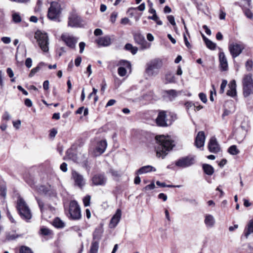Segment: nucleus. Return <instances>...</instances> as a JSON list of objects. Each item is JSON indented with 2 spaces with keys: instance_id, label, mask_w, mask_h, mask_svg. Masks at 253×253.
<instances>
[{
  "instance_id": "53",
  "label": "nucleus",
  "mask_w": 253,
  "mask_h": 253,
  "mask_svg": "<svg viewBox=\"0 0 253 253\" xmlns=\"http://www.w3.org/2000/svg\"><path fill=\"white\" fill-rule=\"evenodd\" d=\"M1 41L5 43L8 44L11 42V39L9 37H4L1 39Z\"/></svg>"
},
{
  "instance_id": "13",
  "label": "nucleus",
  "mask_w": 253,
  "mask_h": 253,
  "mask_svg": "<svg viewBox=\"0 0 253 253\" xmlns=\"http://www.w3.org/2000/svg\"><path fill=\"white\" fill-rule=\"evenodd\" d=\"M134 39L136 42L141 45L142 49L149 48L151 46V44L148 43L145 40L144 37L140 34H134Z\"/></svg>"
},
{
  "instance_id": "48",
  "label": "nucleus",
  "mask_w": 253,
  "mask_h": 253,
  "mask_svg": "<svg viewBox=\"0 0 253 253\" xmlns=\"http://www.w3.org/2000/svg\"><path fill=\"white\" fill-rule=\"evenodd\" d=\"M199 98L203 103H206L207 101V96L203 93H200L199 94Z\"/></svg>"
},
{
  "instance_id": "1",
  "label": "nucleus",
  "mask_w": 253,
  "mask_h": 253,
  "mask_svg": "<svg viewBox=\"0 0 253 253\" xmlns=\"http://www.w3.org/2000/svg\"><path fill=\"white\" fill-rule=\"evenodd\" d=\"M156 139L158 142V146L156 148L157 156L164 159L169 152L172 149L175 144L169 136H157Z\"/></svg>"
},
{
  "instance_id": "36",
  "label": "nucleus",
  "mask_w": 253,
  "mask_h": 253,
  "mask_svg": "<svg viewBox=\"0 0 253 253\" xmlns=\"http://www.w3.org/2000/svg\"><path fill=\"white\" fill-rule=\"evenodd\" d=\"M12 20L14 23H19L21 21V17L18 13L14 12L12 15Z\"/></svg>"
},
{
  "instance_id": "46",
  "label": "nucleus",
  "mask_w": 253,
  "mask_h": 253,
  "mask_svg": "<svg viewBox=\"0 0 253 253\" xmlns=\"http://www.w3.org/2000/svg\"><path fill=\"white\" fill-rule=\"evenodd\" d=\"M167 19L169 23L173 26H176V23L174 20V17L172 15H169L167 16Z\"/></svg>"
},
{
  "instance_id": "35",
  "label": "nucleus",
  "mask_w": 253,
  "mask_h": 253,
  "mask_svg": "<svg viewBox=\"0 0 253 253\" xmlns=\"http://www.w3.org/2000/svg\"><path fill=\"white\" fill-rule=\"evenodd\" d=\"M166 92L169 95L170 100L173 99L177 96V92L173 89L167 90Z\"/></svg>"
},
{
  "instance_id": "47",
  "label": "nucleus",
  "mask_w": 253,
  "mask_h": 253,
  "mask_svg": "<svg viewBox=\"0 0 253 253\" xmlns=\"http://www.w3.org/2000/svg\"><path fill=\"white\" fill-rule=\"evenodd\" d=\"M245 14L249 19H252L253 17V14L252 11L249 9L245 10Z\"/></svg>"
},
{
  "instance_id": "4",
  "label": "nucleus",
  "mask_w": 253,
  "mask_h": 253,
  "mask_svg": "<svg viewBox=\"0 0 253 253\" xmlns=\"http://www.w3.org/2000/svg\"><path fill=\"white\" fill-rule=\"evenodd\" d=\"M17 210L21 217L24 219L29 220L32 217L31 211L25 201L20 198L17 201Z\"/></svg>"
},
{
  "instance_id": "52",
  "label": "nucleus",
  "mask_w": 253,
  "mask_h": 253,
  "mask_svg": "<svg viewBox=\"0 0 253 253\" xmlns=\"http://www.w3.org/2000/svg\"><path fill=\"white\" fill-rule=\"evenodd\" d=\"M2 119L5 121H8L10 119L11 116L7 112H5L2 115Z\"/></svg>"
},
{
  "instance_id": "42",
  "label": "nucleus",
  "mask_w": 253,
  "mask_h": 253,
  "mask_svg": "<svg viewBox=\"0 0 253 253\" xmlns=\"http://www.w3.org/2000/svg\"><path fill=\"white\" fill-rule=\"evenodd\" d=\"M227 84V82L226 80H223L220 85V88L219 92L220 93H223L224 91V89Z\"/></svg>"
},
{
  "instance_id": "18",
  "label": "nucleus",
  "mask_w": 253,
  "mask_h": 253,
  "mask_svg": "<svg viewBox=\"0 0 253 253\" xmlns=\"http://www.w3.org/2000/svg\"><path fill=\"white\" fill-rule=\"evenodd\" d=\"M208 148L211 153H217L220 151V147L215 137H212L209 142Z\"/></svg>"
},
{
  "instance_id": "51",
  "label": "nucleus",
  "mask_w": 253,
  "mask_h": 253,
  "mask_svg": "<svg viewBox=\"0 0 253 253\" xmlns=\"http://www.w3.org/2000/svg\"><path fill=\"white\" fill-rule=\"evenodd\" d=\"M24 104L25 105L28 107H31L33 105V103L31 101V99H29V98H26L25 101H24Z\"/></svg>"
},
{
  "instance_id": "9",
  "label": "nucleus",
  "mask_w": 253,
  "mask_h": 253,
  "mask_svg": "<svg viewBox=\"0 0 253 253\" xmlns=\"http://www.w3.org/2000/svg\"><path fill=\"white\" fill-rule=\"evenodd\" d=\"M195 163V157L188 156L178 159L175 162V165L178 167L185 168L194 165Z\"/></svg>"
},
{
  "instance_id": "38",
  "label": "nucleus",
  "mask_w": 253,
  "mask_h": 253,
  "mask_svg": "<svg viewBox=\"0 0 253 253\" xmlns=\"http://www.w3.org/2000/svg\"><path fill=\"white\" fill-rule=\"evenodd\" d=\"M156 184L158 186H159L162 187H179L180 186L179 185H177V186H174V185H167L165 183L161 182L159 181H157L156 182Z\"/></svg>"
},
{
  "instance_id": "34",
  "label": "nucleus",
  "mask_w": 253,
  "mask_h": 253,
  "mask_svg": "<svg viewBox=\"0 0 253 253\" xmlns=\"http://www.w3.org/2000/svg\"><path fill=\"white\" fill-rule=\"evenodd\" d=\"M43 64H44L43 63L41 62L39 64V65L38 66L32 69L31 70L30 73H29V77L30 78L33 77L36 73H37L38 72H39L40 70V69H41L40 66L42 65Z\"/></svg>"
},
{
  "instance_id": "26",
  "label": "nucleus",
  "mask_w": 253,
  "mask_h": 253,
  "mask_svg": "<svg viewBox=\"0 0 253 253\" xmlns=\"http://www.w3.org/2000/svg\"><path fill=\"white\" fill-rule=\"evenodd\" d=\"M244 233L246 238H248L251 234L253 233V219L249 221Z\"/></svg>"
},
{
  "instance_id": "31",
  "label": "nucleus",
  "mask_w": 253,
  "mask_h": 253,
  "mask_svg": "<svg viewBox=\"0 0 253 253\" xmlns=\"http://www.w3.org/2000/svg\"><path fill=\"white\" fill-rule=\"evenodd\" d=\"M99 248V243L97 242H92L89 253H97Z\"/></svg>"
},
{
  "instance_id": "57",
  "label": "nucleus",
  "mask_w": 253,
  "mask_h": 253,
  "mask_svg": "<svg viewBox=\"0 0 253 253\" xmlns=\"http://www.w3.org/2000/svg\"><path fill=\"white\" fill-rule=\"evenodd\" d=\"M85 46V43L84 42H81L79 43V47H80V52L81 53H83L84 47Z\"/></svg>"
},
{
  "instance_id": "21",
  "label": "nucleus",
  "mask_w": 253,
  "mask_h": 253,
  "mask_svg": "<svg viewBox=\"0 0 253 253\" xmlns=\"http://www.w3.org/2000/svg\"><path fill=\"white\" fill-rule=\"evenodd\" d=\"M219 59L221 70L222 71L227 70L228 67L227 60L223 52H220L219 53Z\"/></svg>"
},
{
  "instance_id": "24",
  "label": "nucleus",
  "mask_w": 253,
  "mask_h": 253,
  "mask_svg": "<svg viewBox=\"0 0 253 253\" xmlns=\"http://www.w3.org/2000/svg\"><path fill=\"white\" fill-rule=\"evenodd\" d=\"M96 42L99 45L103 46H108L111 43L110 38L107 36L99 38Z\"/></svg>"
},
{
  "instance_id": "39",
  "label": "nucleus",
  "mask_w": 253,
  "mask_h": 253,
  "mask_svg": "<svg viewBox=\"0 0 253 253\" xmlns=\"http://www.w3.org/2000/svg\"><path fill=\"white\" fill-rule=\"evenodd\" d=\"M90 198H91L90 196L87 195L83 199V202L85 207L89 206Z\"/></svg>"
},
{
  "instance_id": "40",
  "label": "nucleus",
  "mask_w": 253,
  "mask_h": 253,
  "mask_svg": "<svg viewBox=\"0 0 253 253\" xmlns=\"http://www.w3.org/2000/svg\"><path fill=\"white\" fill-rule=\"evenodd\" d=\"M20 253H33L31 249L27 247H22L20 250Z\"/></svg>"
},
{
  "instance_id": "10",
  "label": "nucleus",
  "mask_w": 253,
  "mask_h": 253,
  "mask_svg": "<svg viewBox=\"0 0 253 253\" xmlns=\"http://www.w3.org/2000/svg\"><path fill=\"white\" fill-rule=\"evenodd\" d=\"M228 48L232 57L235 58L242 52L245 46L243 44L233 42L229 44Z\"/></svg>"
},
{
  "instance_id": "19",
  "label": "nucleus",
  "mask_w": 253,
  "mask_h": 253,
  "mask_svg": "<svg viewBox=\"0 0 253 253\" xmlns=\"http://www.w3.org/2000/svg\"><path fill=\"white\" fill-rule=\"evenodd\" d=\"M122 215V211L120 209H118L115 213V214L113 215L112 218H111L109 226L111 228H115L118 223L119 222L120 219L121 218Z\"/></svg>"
},
{
  "instance_id": "30",
  "label": "nucleus",
  "mask_w": 253,
  "mask_h": 253,
  "mask_svg": "<svg viewBox=\"0 0 253 253\" xmlns=\"http://www.w3.org/2000/svg\"><path fill=\"white\" fill-rule=\"evenodd\" d=\"M53 225L58 228H61L64 227L65 224L59 218L56 217L53 221Z\"/></svg>"
},
{
  "instance_id": "45",
  "label": "nucleus",
  "mask_w": 253,
  "mask_h": 253,
  "mask_svg": "<svg viewBox=\"0 0 253 253\" xmlns=\"http://www.w3.org/2000/svg\"><path fill=\"white\" fill-rule=\"evenodd\" d=\"M185 106L188 111L191 108H195L196 107V106L192 103L191 102H187L185 104Z\"/></svg>"
},
{
  "instance_id": "41",
  "label": "nucleus",
  "mask_w": 253,
  "mask_h": 253,
  "mask_svg": "<svg viewBox=\"0 0 253 253\" xmlns=\"http://www.w3.org/2000/svg\"><path fill=\"white\" fill-rule=\"evenodd\" d=\"M20 236L15 234H9L6 235V239L8 240H13L19 237Z\"/></svg>"
},
{
  "instance_id": "17",
  "label": "nucleus",
  "mask_w": 253,
  "mask_h": 253,
  "mask_svg": "<svg viewBox=\"0 0 253 253\" xmlns=\"http://www.w3.org/2000/svg\"><path fill=\"white\" fill-rule=\"evenodd\" d=\"M205 139L206 136L204 132L203 131H199L195 140V145L196 147L198 148L203 147L204 146Z\"/></svg>"
},
{
  "instance_id": "63",
  "label": "nucleus",
  "mask_w": 253,
  "mask_h": 253,
  "mask_svg": "<svg viewBox=\"0 0 253 253\" xmlns=\"http://www.w3.org/2000/svg\"><path fill=\"white\" fill-rule=\"evenodd\" d=\"M109 173H111V174L113 176L117 177L119 175L118 172L114 169H110L109 170Z\"/></svg>"
},
{
  "instance_id": "43",
  "label": "nucleus",
  "mask_w": 253,
  "mask_h": 253,
  "mask_svg": "<svg viewBox=\"0 0 253 253\" xmlns=\"http://www.w3.org/2000/svg\"><path fill=\"white\" fill-rule=\"evenodd\" d=\"M155 185L154 182L151 183V184L146 186L145 187L143 188V190L146 191L147 190H153L155 188Z\"/></svg>"
},
{
  "instance_id": "7",
  "label": "nucleus",
  "mask_w": 253,
  "mask_h": 253,
  "mask_svg": "<svg viewBox=\"0 0 253 253\" xmlns=\"http://www.w3.org/2000/svg\"><path fill=\"white\" fill-rule=\"evenodd\" d=\"M61 13V6L60 4L56 1H52L50 3L48 8L47 16L50 20L57 19Z\"/></svg>"
},
{
  "instance_id": "15",
  "label": "nucleus",
  "mask_w": 253,
  "mask_h": 253,
  "mask_svg": "<svg viewBox=\"0 0 253 253\" xmlns=\"http://www.w3.org/2000/svg\"><path fill=\"white\" fill-rule=\"evenodd\" d=\"M119 64L122 66L120 67L118 69V74L121 77H124L126 74V68L130 69L131 64L128 61L126 60L120 61Z\"/></svg>"
},
{
  "instance_id": "16",
  "label": "nucleus",
  "mask_w": 253,
  "mask_h": 253,
  "mask_svg": "<svg viewBox=\"0 0 253 253\" xmlns=\"http://www.w3.org/2000/svg\"><path fill=\"white\" fill-rule=\"evenodd\" d=\"M92 183L94 185H104L106 182L107 179L104 174H97L92 178Z\"/></svg>"
},
{
  "instance_id": "27",
  "label": "nucleus",
  "mask_w": 253,
  "mask_h": 253,
  "mask_svg": "<svg viewBox=\"0 0 253 253\" xmlns=\"http://www.w3.org/2000/svg\"><path fill=\"white\" fill-rule=\"evenodd\" d=\"M103 230L101 228L96 229L93 234L92 242H97L99 243L101 238Z\"/></svg>"
},
{
  "instance_id": "54",
  "label": "nucleus",
  "mask_w": 253,
  "mask_h": 253,
  "mask_svg": "<svg viewBox=\"0 0 253 253\" xmlns=\"http://www.w3.org/2000/svg\"><path fill=\"white\" fill-rule=\"evenodd\" d=\"M36 199H37V202L38 203L39 206L41 209V212H42L43 210L44 204L42 202V201L41 200H40L37 198H36Z\"/></svg>"
},
{
  "instance_id": "62",
  "label": "nucleus",
  "mask_w": 253,
  "mask_h": 253,
  "mask_svg": "<svg viewBox=\"0 0 253 253\" xmlns=\"http://www.w3.org/2000/svg\"><path fill=\"white\" fill-rule=\"evenodd\" d=\"M82 62V58L81 57H78L75 60V65L77 67L79 66Z\"/></svg>"
},
{
  "instance_id": "12",
  "label": "nucleus",
  "mask_w": 253,
  "mask_h": 253,
  "mask_svg": "<svg viewBox=\"0 0 253 253\" xmlns=\"http://www.w3.org/2000/svg\"><path fill=\"white\" fill-rule=\"evenodd\" d=\"M81 18L77 14L73 13L69 17L68 25L71 27H78L81 26Z\"/></svg>"
},
{
  "instance_id": "22",
  "label": "nucleus",
  "mask_w": 253,
  "mask_h": 253,
  "mask_svg": "<svg viewBox=\"0 0 253 253\" xmlns=\"http://www.w3.org/2000/svg\"><path fill=\"white\" fill-rule=\"evenodd\" d=\"M204 223L207 227H212L215 223L213 216L210 214H206L205 215Z\"/></svg>"
},
{
  "instance_id": "55",
  "label": "nucleus",
  "mask_w": 253,
  "mask_h": 253,
  "mask_svg": "<svg viewBox=\"0 0 253 253\" xmlns=\"http://www.w3.org/2000/svg\"><path fill=\"white\" fill-rule=\"evenodd\" d=\"M0 195L3 197L4 198L5 197L6 195V188L5 187H1L0 189Z\"/></svg>"
},
{
  "instance_id": "28",
  "label": "nucleus",
  "mask_w": 253,
  "mask_h": 253,
  "mask_svg": "<svg viewBox=\"0 0 253 253\" xmlns=\"http://www.w3.org/2000/svg\"><path fill=\"white\" fill-rule=\"evenodd\" d=\"M202 37L203 38L204 41L205 42V43L206 44L207 47L211 49V50H214L215 49L216 47V44L213 43L212 41L209 40L208 38H207L204 35H202Z\"/></svg>"
},
{
  "instance_id": "25",
  "label": "nucleus",
  "mask_w": 253,
  "mask_h": 253,
  "mask_svg": "<svg viewBox=\"0 0 253 253\" xmlns=\"http://www.w3.org/2000/svg\"><path fill=\"white\" fill-rule=\"evenodd\" d=\"M156 170V169L155 168L151 166L148 165L141 167L136 172V174H141L152 171H155Z\"/></svg>"
},
{
  "instance_id": "37",
  "label": "nucleus",
  "mask_w": 253,
  "mask_h": 253,
  "mask_svg": "<svg viewBox=\"0 0 253 253\" xmlns=\"http://www.w3.org/2000/svg\"><path fill=\"white\" fill-rule=\"evenodd\" d=\"M166 80L168 83H173L175 81V78L174 75L170 73H168L166 75Z\"/></svg>"
},
{
  "instance_id": "20",
  "label": "nucleus",
  "mask_w": 253,
  "mask_h": 253,
  "mask_svg": "<svg viewBox=\"0 0 253 253\" xmlns=\"http://www.w3.org/2000/svg\"><path fill=\"white\" fill-rule=\"evenodd\" d=\"M107 147V142L106 140L100 141L97 144L96 148L94 151V155L98 156L103 153Z\"/></svg>"
},
{
  "instance_id": "14",
  "label": "nucleus",
  "mask_w": 253,
  "mask_h": 253,
  "mask_svg": "<svg viewBox=\"0 0 253 253\" xmlns=\"http://www.w3.org/2000/svg\"><path fill=\"white\" fill-rule=\"evenodd\" d=\"M72 174L75 185L81 188H83L85 184V181L83 176L76 171H73Z\"/></svg>"
},
{
  "instance_id": "11",
  "label": "nucleus",
  "mask_w": 253,
  "mask_h": 253,
  "mask_svg": "<svg viewBox=\"0 0 253 253\" xmlns=\"http://www.w3.org/2000/svg\"><path fill=\"white\" fill-rule=\"evenodd\" d=\"M61 38L67 46L72 49L75 48L78 41L77 38L67 33L62 34Z\"/></svg>"
},
{
  "instance_id": "32",
  "label": "nucleus",
  "mask_w": 253,
  "mask_h": 253,
  "mask_svg": "<svg viewBox=\"0 0 253 253\" xmlns=\"http://www.w3.org/2000/svg\"><path fill=\"white\" fill-rule=\"evenodd\" d=\"M125 48L126 50L130 51L133 54H136L138 50V48L136 47L133 46L130 43L126 44Z\"/></svg>"
},
{
  "instance_id": "58",
  "label": "nucleus",
  "mask_w": 253,
  "mask_h": 253,
  "mask_svg": "<svg viewBox=\"0 0 253 253\" xmlns=\"http://www.w3.org/2000/svg\"><path fill=\"white\" fill-rule=\"evenodd\" d=\"M252 62L251 61H247L246 63V68L248 71H250L252 68Z\"/></svg>"
},
{
  "instance_id": "5",
  "label": "nucleus",
  "mask_w": 253,
  "mask_h": 253,
  "mask_svg": "<svg viewBox=\"0 0 253 253\" xmlns=\"http://www.w3.org/2000/svg\"><path fill=\"white\" fill-rule=\"evenodd\" d=\"M167 112L165 111H160L158 116L156 119V122L158 126L166 127L170 125L172 122L176 119V116L172 115L171 116L172 120L167 119Z\"/></svg>"
},
{
  "instance_id": "50",
  "label": "nucleus",
  "mask_w": 253,
  "mask_h": 253,
  "mask_svg": "<svg viewBox=\"0 0 253 253\" xmlns=\"http://www.w3.org/2000/svg\"><path fill=\"white\" fill-rule=\"evenodd\" d=\"M41 233L44 235H48L50 234V230L46 228H42L41 229Z\"/></svg>"
},
{
  "instance_id": "8",
  "label": "nucleus",
  "mask_w": 253,
  "mask_h": 253,
  "mask_svg": "<svg viewBox=\"0 0 253 253\" xmlns=\"http://www.w3.org/2000/svg\"><path fill=\"white\" fill-rule=\"evenodd\" d=\"M69 214L70 218L73 220H78L81 218L80 206L75 201H72L70 203Z\"/></svg>"
},
{
  "instance_id": "49",
  "label": "nucleus",
  "mask_w": 253,
  "mask_h": 253,
  "mask_svg": "<svg viewBox=\"0 0 253 253\" xmlns=\"http://www.w3.org/2000/svg\"><path fill=\"white\" fill-rule=\"evenodd\" d=\"M25 65L28 68H30L32 67V60L31 58H28L26 59L25 61Z\"/></svg>"
},
{
  "instance_id": "23",
  "label": "nucleus",
  "mask_w": 253,
  "mask_h": 253,
  "mask_svg": "<svg viewBox=\"0 0 253 253\" xmlns=\"http://www.w3.org/2000/svg\"><path fill=\"white\" fill-rule=\"evenodd\" d=\"M229 89L227 91V95L234 97L236 95V84L235 80L232 81L228 84Z\"/></svg>"
},
{
  "instance_id": "29",
  "label": "nucleus",
  "mask_w": 253,
  "mask_h": 253,
  "mask_svg": "<svg viewBox=\"0 0 253 253\" xmlns=\"http://www.w3.org/2000/svg\"><path fill=\"white\" fill-rule=\"evenodd\" d=\"M203 169L205 173L209 175H211L214 172L213 168L209 164H203Z\"/></svg>"
},
{
  "instance_id": "44",
  "label": "nucleus",
  "mask_w": 253,
  "mask_h": 253,
  "mask_svg": "<svg viewBox=\"0 0 253 253\" xmlns=\"http://www.w3.org/2000/svg\"><path fill=\"white\" fill-rule=\"evenodd\" d=\"M118 17V13L117 12H113L110 16V21L112 23H114L116 20V19Z\"/></svg>"
},
{
  "instance_id": "61",
  "label": "nucleus",
  "mask_w": 253,
  "mask_h": 253,
  "mask_svg": "<svg viewBox=\"0 0 253 253\" xmlns=\"http://www.w3.org/2000/svg\"><path fill=\"white\" fill-rule=\"evenodd\" d=\"M129 22V20L127 17H125L122 19L121 23L123 25L128 24Z\"/></svg>"
},
{
  "instance_id": "59",
  "label": "nucleus",
  "mask_w": 253,
  "mask_h": 253,
  "mask_svg": "<svg viewBox=\"0 0 253 253\" xmlns=\"http://www.w3.org/2000/svg\"><path fill=\"white\" fill-rule=\"evenodd\" d=\"M13 125L14 127H15L16 129H18L21 125V121L20 120L14 121L13 122Z\"/></svg>"
},
{
  "instance_id": "6",
  "label": "nucleus",
  "mask_w": 253,
  "mask_h": 253,
  "mask_svg": "<svg viewBox=\"0 0 253 253\" xmlns=\"http://www.w3.org/2000/svg\"><path fill=\"white\" fill-rule=\"evenodd\" d=\"M243 94L248 97L253 93V81L251 74L245 76L243 81Z\"/></svg>"
},
{
  "instance_id": "56",
  "label": "nucleus",
  "mask_w": 253,
  "mask_h": 253,
  "mask_svg": "<svg viewBox=\"0 0 253 253\" xmlns=\"http://www.w3.org/2000/svg\"><path fill=\"white\" fill-rule=\"evenodd\" d=\"M60 169L63 172L67 171V164L66 163H63L60 167Z\"/></svg>"
},
{
  "instance_id": "3",
  "label": "nucleus",
  "mask_w": 253,
  "mask_h": 253,
  "mask_svg": "<svg viewBox=\"0 0 253 253\" xmlns=\"http://www.w3.org/2000/svg\"><path fill=\"white\" fill-rule=\"evenodd\" d=\"M35 38L42 51L44 52H48L49 39L47 34L38 30L35 34Z\"/></svg>"
},
{
  "instance_id": "2",
  "label": "nucleus",
  "mask_w": 253,
  "mask_h": 253,
  "mask_svg": "<svg viewBox=\"0 0 253 253\" xmlns=\"http://www.w3.org/2000/svg\"><path fill=\"white\" fill-rule=\"evenodd\" d=\"M162 66L163 61L161 59H154L147 64L145 72L148 76H156L159 74V69Z\"/></svg>"
},
{
  "instance_id": "64",
  "label": "nucleus",
  "mask_w": 253,
  "mask_h": 253,
  "mask_svg": "<svg viewBox=\"0 0 253 253\" xmlns=\"http://www.w3.org/2000/svg\"><path fill=\"white\" fill-rule=\"evenodd\" d=\"M43 87L44 90H48L49 89V81H45L43 83Z\"/></svg>"
},
{
  "instance_id": "33",
  "label": "nucleus",
  "mask_w": 253,
  "mask_h": 253,
  "mask_svg": "<svg viewBox=\"0 0 253 253\" xmlns=\"http://www.w3.org/2000/svg\"><path fill=\"white\" fill-rule=\"evenodd\" d=\"M228 152L232 155H236L240 153V151L238 149L236 145L231 146L228 149Z\"/></svg>"
},
{
  "instance_id": "60",
  "label": "nucleus",
  "mask_w": 253,
  "mask_h": 253,
  "mask_svg": "<svg viewBox=\"0 0 253 253\" xmlns=\"http://www.w3.org/2000/svg\"><path fill=\"white\" fill-rule=\"evenodd\" d=\"M135 9H138L140 11H143L145 9V4L144 3H141L139 6H138L137 7L135 8Z\"/></svg>"
}]
</instances>
